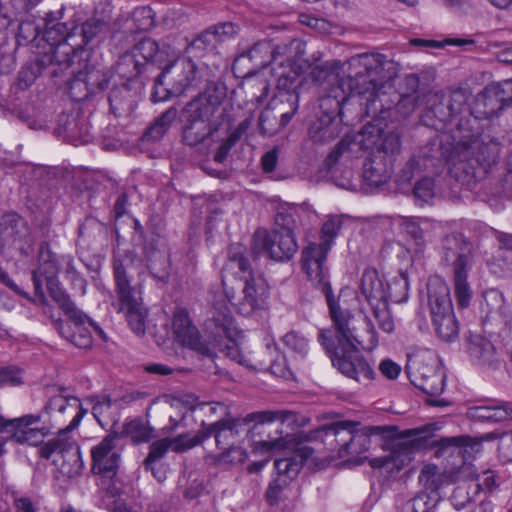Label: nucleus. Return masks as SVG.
<instances>
[{"label": "nucleus", "instance_id": "64", "mask_svg": "<svg viewBox=\"0 0 512 512\" xmlns=\"http://www.w3.org/2000/svg\"><path fill=\"white\" fill-rule=\"evenodd\" d=\"M412 43L415 44V45H420V44H423L424 41L415 39V40L412 41Z\"/></svg>", "mask_w": 512, "mask_h": 512}, {"label": "nucleus", "instance_id": "36", "mask_svg": "<svg viewBox=\"0 0 512 512\" xmlns=\"http://www.w3.org/2000/svg\"><path fill=\"white\" fill-rule=\"evenodd\" d=\"M168 449H170L168 439H162L152 443L150 452L145 460V466H151L154 464Z\"/></svg>", "mask_w": 512, "mask_h": 512}, {"label": "nucleus", "instance_id": "14", "mask_svg": "<svg viewBox=\"0 0 512 512\" xmlns=\"http://www.w3.org/2000/svg\"><path fill=\"white\" fill-rule=\"evenodd\" d=\"M406 370L411 383L428 395H439L444 390V375L437 369V361L430 352L408 358Z\"/></svg>", "mask_w": 512, "mask_h": 512}, {"label": "nucleus", "instance_id": "4", "mask_svg": "<svg viewBox=\"0 0 512 512\" xmlns=\"http://www.w3.org/2000/svg\"><path fill=\"white\" fill-rule=\"evenodd\" d=\"M288 416V414L261 412L253 417L255 420L254 429L258 433L267 434V439L254 442L252 446L253 455L263 457V459L252 462L248 466V471L257 473L268 464L272 456L284 454V457L275 460L277 476L270 483L267 490V498L271 503L275 502L279 492L296 478L305 460L310 455L309 449L299 447L294 437L288 434L283 435L281 428Z\"/></svg>", "mask_w": 512, "mask_h": 512}, {"label": "nucleus", "instance_id": "21", "mask_svg": "<svg viewBox=\"0 0 512 512\" xmlns=\"http://www.w3.org/2000/svg\"><path fill=\"white\" fill-rule=\"evenodd\" d=\"M453 265V287L456 302L460 308H467L473 297V291L467 279L470 259L467 255L459 254Z\"/></svg>", "mask_w": 512, "mask_h": 512}, {"label": "nucleus", "instance_id": "16", "mask_svg": "<svg viewBox=\"0 0 512 512\" xmlns=\"http://www.w3.org/2000/svg\"><path fill=\"white\" fill-rule=\"evenodd\" d=\"M214 107L204 99H197L189 103L183 111V118L187 121L183 138L189 145H196L213 133L210 117Z\"/></svg>", "mask_w": 512, "mask_h": 512}, {"label": "nucleus", "instance_id": "53", "mask_svg": "<svg viewBox=\"0 0 512 512\" xmlns=\"http://www.w3.org/2000/svg\"><path fill=\"white\" fill-rule=\"evenodd\" d=\"M94 26L93 22H86L83 25V34L85 38H92L95 32L92 31V27Z\"/></svg>", "mask_w": 512, "mask_h": 512}, {"label": "nucleus", "instance_id": "47", "mask_svg": "<svg viewBox=\"0 0 512 512\" xmlns=\"http://www.w3.org/2000/svg\"><path fill=\"white\" fill-rule=\"evenodd\" d=\"M15 506L19 512H35L33 504L28 498L17 499Z\"/></svg>", "mask_w": 512, "mask_h": 512}, {"label": "nucleus", "instance_id": "25", "mask_svg": "<svg viewBox=\"0 0 512 512\" xmlns=\"http://www.w3.org/2000/svg\"><path fill=\"white\" fill-rule=\"evenodd\" d=\"M117 405L103 398L93 405L92 414L101 426H107L117 420Z\"/></svg>", "mask_w": 512, "mask_h": 512}, {"label": "nucleus", "instance_id": "51", "mask_svg": "<svg viewBox=\"0 0 512 512\" xmlns=\"http://www.w3.org/2000/svg\"><path fill=\"white\" fill-rule=\"evenodd\" d=\"M491 345L489 343L485 344V348L483 349V352H480L479 349L476 346H472L470 348V353L472 356L482 359L486 357V354H489L491 351Z\"/></svg>", "mask_w": 512, "mask_h": 512}, {"label": "nucleus", "instance_id": "62", "mask_svg": "<svg viewBox=\"0 0 512 512\" xmlns=\"http://www.w3.org/2000/svg\"><path fill=\"white\" fill-rule=\"evenodd\" d=\"M429 403L432 405H444L445 404L443 401H438V400H429Z\"/></svg>", "mask_w": 512, "mask_h": 512}, {"label": "nucleus", "instance_id": "26", "mask_svg": "<svg viewBox=\"0 0 512 512\" xmlns=\"http://www.w3.org/2000/svg\"><path fill=\"white\" fill-rule=\"evenodd\" d=\"M439 499L440 496L436 494L434 496H428L427 493L421 492L405 504L403 512H433Z\"/></svg>", "mask_w": 512, "mask_h": 512}, {"label": "nucleus", "instance_id": "7", "mask_svg": "<svg viewBox=\"0 0 512 512\" xmlns=\"http://www.w3.org/2000/svg\"><path fill=\"white\" fill-rule=\"evenodd\" d=\"M439 445L441 449L452 448L453 453L457 452L458 454H462L465 462L457 471L444 472H440L437 466L433 464L425 465L420 473L419 481L428 496H434L435 494L439 496L438 491L442 487L473 475V468L472 465L468 463V460L471 458L472 453H479L482 441L469 437L445 438L439 441Z\"/></svg>", "mask_w": 512, "mask_h": 512}, {"label": "nucleus", "instance_id": "29", "mask_svg": "<svg viewBox=\"0 0 512 512\" xmlns=\"http://www.w3.org/2000/svg\"><path fill=\"white\" fill-rule=\"evenodd\" d=\"M485 94L495 96L503 104L512 101V78L487 87Z\"/></svg>", "mask_w": 512, "mask_h": 512}, {"label": "nucleus", "instance_id": "61", "mask_svg": "<svg viewBox=\"0 0 512 512\" xmlns=\"http://www.w3.org/2000/svg\"><path fill=\"white\" fill-rule=\"evenodd\" d=\"M5 445H6V441L5 440H0V457L2 455H4L5 452H6Z\"/></svg>", "mask_w": 512, "mask_h": 512}, {"label": "nucleus", "instance_id": "30", "mask_svg": "<svg viewBox=\"0 0 512 512\" xmlns=\"http://www.w3.org/2000/svg\"><path fill=\"white\" fill-rule=\"evenodd\" d=\"M414 196L420 205L430 203L435 196L433 181L424 178L417 182L414 188Z\"/></svg>", "mask_w": 512, "mask_h": 512}, {"label": "nucleus", "instance_id": "12", "mask_svg": "<svg viewBox=\"0 0 512 512\" xmlns=\"http://www.w3.org/2000/svg\"><path fill=\"white\" fill-rule=\"evenodd\" d=\"M86 412V410L82 409L76 411V414L67 430L60 432L56 438L47 441L40 448L41 456L47 459L53 454H61L64 461L62 465L63 471L67 473L69 477H73L80 473L83 467V460L80 448L70 437L68 430L78 426Z\"/></svg>", "mask_w": 512, "mask_h": 512}, {"label": "nucleus", "instance_id": "50", "mask_svg": "<svg viewBox=\"0 0 512 512\" xmlns=\"http://www.w3.org/2000/svg\"><path fill=\"white\" fill-rule=\"evenodd\" d=\"M460 493H461V489L457 488L452 495L453 503L457 509L462 508L463 506H465L466 503H468L470 501V497L468 495H465L461 499H458V496Z\"/></svg>", "mask_w": 512, "mask_h": 512}, {"label": "nucleus", "instance_id": "45", "mask_svg": "<svg viewBox=\"0 0 512 512\" xmlns=\"http://www.w3.org/2000/svg\"><path fill=\"white\" fill-rule=\"evenodd\" d=\"M278 155L275 149L268 151L262 157V167L265 172H272L277 164Z\"/></svg>", "mask_w": 512, "mask_h": 512}, {"label": "nucleus", "instance_id": "34", "mask_svg": "<svg viewBox=\"0 0 512 512\" xmlns=\"http://www.w3.org/2000/svg\"><path fill=\"white\" fill-rule=\"evenodd\" d=\"M282 343L290 350L299 354H305L307 352V340L295 332L287 333L283 337Z\"/></svg>", "mask_w": 512, "mask_h": 512}, {"label": "nucleus", "instance_id": "18", "mask_svg": "<svg viewBox=\"0 0 512 512\" xmlns=\"http://www.w3.org/2000/svg\"><path fill=\"white\" fill-rule=\"evenodd\" d=\"M115 442L116 437L108 435L91 450L92 469L103 477H113L119 466L120 455Z\"/></svg>", "mask_w": 512, "mask_h": 512}, {"label": "nucleus", "instance_id": "9", "mask_svg": "<svg viewBox=\"0 0 512 512\" xmlns=\"http://www.w3.org/2000/svg\"><path fill=\"white\" fill-rule=\"evenodd\" d=\"M133 263V259L126 255L121 258L117 255L114 260V277L119 299V310L125 314L132 331L137 335L145 333L147 311L140 299L132 294L130 282L126 276V268Z\"/></svg>", "mask_w": 512, "mask_h": 512}, {"label": "nucleus", "instance_id": "41", "mask_svg": "<svg viewBox=\"0 0 512 512\" xmlns=\"http://www.w3.org/2000/svg\"><path fill=\"white\" fill-rule=\"evenodd\" d=\"M126 432L135 442H145L150 439V431L139 422H131L126 427Z\"/></svg>", "mask_w": 512, "mask_h": 512}, {"label": "nucleus", "instance_id": "59", "mask_svg": "<svg viewBox=\"0 0 512 512\" xmlns=\"http://www.w3.org/2000/svg\"><path fill=\"white\" fill-rule=\"evenodd\" d=\"M293 115H294V113H284L282 115V124L287 125L290 122V120L292 119Z\"/></svg>", "mask_w": 512, "mask_h": 512}, {"label": "nucleus", "instance_id": "20", "mask_svg": "<svg viewBox=\"0 0 512 512\" xmlns=\"http://www.w3.org/2000/svg\"><path fill=\"white\" fill-rule=\"evenodd\" d=\"M480 304L482 317L485 321L499 324L507 323L510 318V307L504 294L495 288L484 291Z\"/></svg>", "mask_w": 512, "mask_h": 512}, {"label": "nucleus", "instance_id": "39", "mask_svg": "<svg viewBox=\"0 0 512 512\" xmlns=\"http://www.w3.org/2000/svg\"><path fill=\"white\" fill-rule=\"evenodd\" d=\"M472 468L474 467L472 466ZM469 479H476L478 487L482 490L491 491L496 485L495 473L491 470H486L481 476H476L475 469H473V475ZM462 480H468V478H462Z\"/></svg>", "mask_w": 512, "mask_h": 512}, {"label": "nucleus", "instance_id": "52", "mask_svg": "<svg viewBox=\"0 0 512 512\" xmlns=\"http://www.w3.org/2000/svg\"><path fill=\"white\" fill-rule=\"evenodd\" d=\"M499 60L504 63H512V47H509L499 54Z\"/></svg>", "mask_w": 512, "mask_h": 512}, {"label": "nucleus", "instance_id": "49", "mask_svg": "<svg viewBox=\"0 0 512 512\" xmlns=\"http://www.w3.org/2000/svg\"><path fill=\"white\" fill-rule=\"evenodd\" d=\"M167 260V253L165 250L158 249L157 253L154 255L148 254L147 255V261L150 262V268L154 269V262L155 261H161L163 264L166 263Z\"/></svg>", "mask_w": 512, "mask_h": 512}, {"label": "nucleus", "instance_id": "40", "mask_svg": "<svg viewBox=\"0 0 512 512\" xmlns=\"http://www.w3.org/2000/svg\"><path fill=\"white\" fill-rule=\"evenodd\" d=\"M401 370V365L391 359H384L379 364L380 373L389 380L397 379Z\"/></svg>", "mask_w": 512, "mask_h": 512}, {"label": "nucleus", "instance_id": "43", "mask_svg": "<svg viewBox=\"0 0 512 512\" xmlns=\"http://www.w3.org/2000/svg\"><path fill=\"white\" fill-rule=\"evenodd\" d=\"M247 452L241 447H232L222 455V461L232 464H242L247 459Z\"/></svg>", "mask_w": 512, "mask_h": 512}, {"label": "nucleus", "instance_id": "55", "mask_svg": "<svg viewBox=\"0 0 512 512\" xmlns=\"http://www.w3.org/2000/svg\"><path fill=\"white\" fill-rule=\"evenodd\" d=\"M494 6H497L499 8H507L511 3L512 0H489Z\"/></svg>", "mask_w": 512, "mask_h": 512}, {"label": "nucleus", "instance_id": "31", "mask_svg": "<svg viewBox=\"0 0 512 512\" xmlns=\"http://www.w3.org/2000/svg\"><path fill=\"white\" fill-rule=\"evenodd\" d=\"M353 64L365 67L370 75L373 71L377 72L384 64V57L381 54H364L353 59Z\"/></svg>", "mask_w": 512, "mask_h": 512}, {"label": "nucleus", "instance_id": "17", "mask_svg": "<svg viewBox=\"0 0 512 512\" xmlns=\"http://www.w3.org/2000/svg\"><path fill=\"white\" fill-rule=\"evenodd\" d=\"M6 432L20 444L38 446L50 434V427L41 424L40 414H26L7 420Z\"/></svg>", "mask_w": 512, "mask_h": 512}, {"label": "nucleus", "instance_id": "44", "mask_svg": "<svg viewBox=\"0 0 512 512\" xmlns=\"http://www.w3.org/2000/svg\"><path fill=\"white\" fill-rule=\"evenodd\" d=\"M277 88L285 92H292L295 90V75L291 73L286 74L285 72L278 74Z\"/></svg>", "mask_w": 512, "mask_h": 512}, {"label": "nucleus", "instance_id": "19", "mask_svg": "<svg viewBox=\"0 0 512 512\" xmlns=\"http://www.w3.org/2000/svg\"><path fill=\"white\" fill-rule=\"evenodd\" d=\"M172 333L174 340L181 346L205 353L206 348L202 345L197 329L191 324L188 313L185 309H177L172 318Z\"/></svg>", "mask_w": 512, "mask_h": 512}, {"label": "nucleus", "instance_id": "5", "mask_svg": "<svg viewBox=\"0 0 512 512\" xmlns=\"http://www.w3.org/2000/svg\"><path fill=\"white\" fill-rule=\"evenodd\" d=\"M39 268L33 272L35 290L42 295V286L46 283L52 298L59 304L68 320L57 322L59 333L79 348H89L92 345L93 335L104 339L103 330L92 322L85 314L77 310L69 297L61 289L55 279L58 265L55 256L47 245H41L38 256Z\"/></svg>", "mask_w": 512, "mask_h": 512}, {"label": "nucleus", "instance_id": "24", "mask_svg": "<svg viewBox=\"0 0 512 512\" xmlns=\"http://www.w3.org/2000/svg\"><path fill=\"white\" fill-rule=\"evenodd\" d=\"M158 44L152 39H144L132 50V57L135 59V68L139 69L144 63L154 61L158 54Z\"/></svg>", "mask_w": 512, "mask_h": 512}, {"label": "nucleus", "instance_id": "58", "mask_svg": "<svg viewBox=\"0 0 512 512\" xmlns=\"http://www.w3.org/2000/svg\"><path fill=\"white\" fill-rule=\"evenodd\" d=\"M475 512H492V508L489 503H481Z\"/></svg>", "mask_w": 512, "mask_h": 512}, {"label": "nucleus", "instance_id": "33", "mask_svg": "<svg viewBox=\"0 0 512 512\" xmlns=\"http://www.w3.org/2000/svg\"><path fill=\"white\" fill-rule=\"evenodd\" d=\"M79 407L78 400L76 398L67 399L61 394L53 396L46 408L51 410H57L61 413L65 412L66 409H73L76 411Z\"/></svg>", "mask_w": 512, "mask_h": 512}, {"label": "nucleus", "instance_id": "23", "mask_svg": "<svg viewBox=\"0 0 512 512\" xmlns=\"http://www.w3.org/2000/svg\"><path fill=\"white\" fill-rule=\"evenodd\" d=\"M470 416L483 421H504L512 418V409L507 405L477 406L470 409Z\"/></svg>", "mask_w": 512, "mask_h": 512}, {"label": "nucleus", "instance_id": "37", "mask_svg": "<svg viewBox=\"0 0 512 512\" xmlns=\"http://www.w3.org/2000/svg\"><path fill=\"white\" fill-rule=\"evenodd\" d=\"M237 31L238 29L235 24L231 22H225L215 26L213 32H206L205 37L214 36L217 40L224 41L225 39L235 35Z\"/></svg>", "mask_w": 512, "mask_h": 512}, {"label": "nucleus", "instance_id": "28", "mask_svg": "<svg viewBox=\"0 0 512 512\" xmlns=\"http://www.w3.org/2000/svg\"><path fill=\"white\" fill-rule=\"evenodd\" d=\"M399 225L401 227L402 232L406 233L407 235H410L416 241L410 247L403 248L399 254H401L403 251H405L407 249H410L413 252V251H415V249L420 248L422 251V256L424 257L423 247L417 241L422 236V227H421L419 220L416 218L400 217Z\"/></svg>", "mask_w": 512, "mask_h": 512}, {"label": "nucleus", "instance_id": "22", "mask_svg": "<svg viewBox=\"0 0 512 512\" xmlns=\"http://www.w3.org/2000/svg\"><path fill=\"white\" fill-rule=\"evenodd\" d=\"M329 83L332 84L326 98H331L334 101V108L339 110L343 102L354 92V81L352 78H339L338 75L329 74Z\"/></svg>", "mask_w": 512, "mask_h": 512}, {"label": "nucleus", "instance_id": "2", "mask_svg": "<svg viewBox=\"0 0 512 512\" xmlns=\"http://www.w3.org/2000/svg\"><path fill=\"white\" fill-rule=\"evenodd\" d=\"M244 247L233 245L224 268L222 289L211 292L214 321L227 340L226 355L245 367L250 359L240 349L242 332L231 316L234 311L245 317H259L269 308V288L265 280L255 276L244 257Z\"/></svg>", "mask_w": 512, "mask_h": 512}, {"label": "nucleus", "instance_id": "1", "mask_svg": "<svg viewBox=\"0 0 512 512\" xmlns=\"http://www.w3.org/2000/svg\"><path fill=\"white\" fill-rule=\"evenodd\" d=\"M399 268L395 275L386 276L376 269H366L359 281V292L344 287L334 296L327 278L319 284L325 294L334 334L321 332L322 345L330 353L332 364L343 375L358 382L375 378L373 367L360 354V348L372 350L379 342L373 320L379 329L390 334L395 322L389 310V302L407 300L410 278L424 270L420 248L407 249L398 255Z\"/></svg>", "mask_w": 512, "mask_h": 512}, {"label": "nucleus", "instance_id": "54", "mask_svg": "<svg viewBox=\"0 0 512 512\" xmlns=\"http://www.w3.org/2000/svg\"><path fill=\"white\" fill-rule=\"evenodd\" d=\"M0 278L12 290H14L17 293H20V290L17 288V286L4 273L0 272Z\"/></svg>", "mask_w": 512, "mask_h": 512}, {"label": "nucleus", "instance_id": "38", "mask_svg": "<svg viewBox=\"0 0 512 512\" xmlns=\"http://www.w3.org/2000/svg\"><path fill=\"white\" fill-rule=\"evenodd\" d=\"M170 449L175 452H183L196 446L199 440L195 437L180 435L174 439H168Z\"/></svg>", "mask_w": 512, "mask_h": 512}, {"label": "nucleus", "instance_id": "10", "mask_svg": "<svg viewBox=\"0 0 512 512\" xmlns=\"http://www.w3.org/2000/svg\"><path fill=\"white\" fill-rule=\"evenodd\" d=\"M498 148L496 144H481L474 140L470 145L458 144L447 159L449 172L459 181L475 175L474 163L484 170L496 160Z\"/></svg>", "mask_w": 512, "mask_h": 512}, {"label": "nucleus", "instance_id": "27", "mask_svg": "<svg viewBox=\"0 0 512 512\" xmlns=\"http://www.w3.org/2000/svg\"><path fill=\"white\" fill-rule=\"evenodd\" d=\"M266 346L270 352V355L273 357V361L270 366L271 373L276 377L284 379H289L292 377L293 373L286 363V357L279 353L277 346L270 342H267Z\"/></svg>", "mask_w": 512, "mask_h": 512}, {"label": "nucleus", "instance_id": "15", "mask_svg": "<svg viewBox=\"0 0 512 512\" xmlns=\"http://www.w3.org/2000/svg\"><path fill=\"white\" fill-rule=\"evenodd\" d=\"M253 249L257 254H267L276 261L290 259L297 251V243L290 228H281L268 233L258 230L253 237Z\"/></svg>", "mask_w": 512, "mask_h": 512}, {"label": "nucleus", "instance_id": "46", "mask_svg": "<svg viewBox=\"0 0 512 512\" xmlns=\"http://www.w3.org/2000/svg\"><path fill=\"white\" fill-rule=\"evenodd\" d=\"M146 371L160 375H168L172 372L171 368L163 364H149L146 366Z\"/></svg>", "mask_w": 512, "mask_h": 512}, {"label": "nucleus", "instance_id": "63", "mask_svg": "<svg viewBox=\"0 0 512 512\" xmlns=\"http://www.w3.org/2000/svg\"><path fill=\"white\" fill-rule=\"evenodd\" d=\"M216 160L218 161H222V158H223V154L222 153H217L216 156H215Z\"/></svg>", "mask_w": 512, "mask_h": 512}, {"label": "nucleus", "instance_id": "60", "mask_svg": "<svg viewBox=\"0 0 512 512\" xmlns=\"http://www.w3.org/2000/svg\"><path fill=\"white\" fill-rule=\"evenodd\" d=\"M6 426L7 420H4L3 417L0 416V432L3 430L6 432Z\"/></svg>", "mask_w": 512, "mask_h": 512}, {"label": "nucleus", "instance_id": "11", "mask_svg": "<svg viewBox=\"0 0 512 512\" xmlns=\"http://www.w3.org/2000/svg\"><path fill=\"white\" fill-rule=\"evenodd\" d=\"M340 229V220L329 218L321 229L319 242H311L302 252V268L308 279L315 285L327 278L325 260Z\"/></svg>", "mask_w": 512, "mask_h": 512}, {"label": "nucleus", "instance_id": "48", "mask_svg": "<svg viewBox=\"0 0 512 512\" xmlns=\"http://www.w3.org/2000/svg\"><path fill=\"white\" fill-rule=\"evenodd\" d=\"M147 469H151L152 470V473L154 475V477L157 479L158 482H163L165 481L166 477H167V469L166 467L160 465L158 467H156L154 464H152L151 466H146Z\"/></svg>", "mask_w": 512, "mask_h": 512}, {"label": "nucleus", "instance_id": "8", "mask_svg": "<svg viewBox=\"0 0 512 512\" xmlns=\"http://www.w3.org/2000/svg\"><path fill=\"white\" fill-rule=\"evenodd\" d=\"M427 291L431 320L437 336L446 342L454 341L459 334V324L447 283L441 277H431Z\"/></svg>", "mask_w": 512, "mask_h": 512}, {"label": "nucleus", "instance_id": "56", "mask_svg": "<svg viewBox=\"0 0 512 512\" xmlns=\"http://www.w3.org/2000/svg\"><path fill=\"white\" fill-rule=\"evenodd\" d=\"M113 512H136V511L133 510L131 507H128L125 504H117L114 507Z\"/></svg>", "mask_w": 512, "mask_h": 512}, {"label": "nucleus", "instance_id": "57", "mask_svg": "<svg viewBox=\"0 0 512 512\" xmlns=\"http://www.w3.org/2000/svg\"><path fill=\"white\" fill-rule=\"evenodd\" d=\"M123 209H124V200L122 199H119L116 204H115V212H116V215L119 217L123 214Z\"/></svg>", "mask_w": 512, "mask_h": 512}, {"label": "nucleus", "instance_id": "3", "mask_svg": "<svg viewBox=\"0 0 512 512\" xmlns=\"http://www.w3.org/2000/svg\"><path fill=\"white\" fill-rule=\"evenodd\" d=\"M434 429L435 425H427L398 434L394 427L359 428L356 423L340 421L333 431L342 440L344 434L350 436L349 442L339 450L340 458L353 464L368 460L372 468L382 469L392 476L412 461L416 450L434 443Z\"/></svg>", "mask_w": 512, "mask_h": 512}, {"label": "nucleus", "instance_id": "35", "mask_svg": "<svg viewBox=\"0 0 512 512\" xmlns=\"http://www.w3.org/2000/svg\"><path fill=\"white\" fill-rule=\"evenodd\" d=\"M176 116V111L169 110L166 113H164L157 121L154 123V125L150 128L149 133L152 137L156 138L161 136L170 126L172 121L174 120Z\"/></svg>", "mask_w": 512, "mask_h": 512}, {"label": "nucleus", "instance_id": "32", "mask_svg": "<svg viewBox=\"0 0 512 512\" xmlns=\"http://www.w3.org/2000/svg\"><path fill=\"white\" fill-rule=\"evenodd\" d=\"M22 383V370L17 367L0 368V386H18Z\"/></svg>", "mask_w": 512, "mask_h": 512}, {"label": "nucleus", "instance_id": "42", "mask_svg": "<svg viewBox=\"0 0 512 512\" xmlns=\"http://www.w3.org/2000/svg\"><path fill=\"white\" fill-rule=\"evenodd\" d=\"M134 17L136 21H139L138 27L140 30H148L154 23L153 12L149 7H140L136 9Z\"/></svg>", "mask_w": 512, "mask_h": 512}, {"label": "nucleus", "instance_id": "13", "mask_svg": "<svg viewBox=\"0 0 512 512\" xmlns=\"http://www.w3.org/2000/svg\"><path fill=\"white\" fill-rule=\"evenodd\" d=\"M196 66L186 58H179L167 66L155 82L152 97L163 101L169 95H180L196 79Z\"/></svg>", "mask_w": 512, "mask_h": 512}, {"label": "nucleus", "instance_id": "6", "mask_svg": "<svg viewBox=\"0 0 512 512\" xmlns=\"http://www.w3.org/2000/svg\"><path fill=\"white\" fill-rule=\"evenodd\" d=\"M358 142L363 149L376 152V155L364 164L363 180L370 187L382 186L390 178L388 158L400 148L399 135L384 131L378 122L370 123L363 128Z\"/></svg>", "mask_w": 512, "mask_h": 512}]
</instances>
